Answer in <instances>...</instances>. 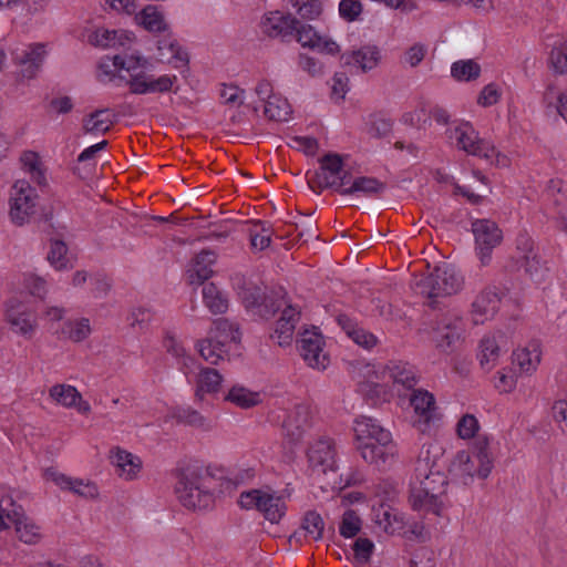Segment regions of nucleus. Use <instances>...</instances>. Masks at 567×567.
Wrapping results in <instances>:
<instances>
[{
	"label": "nucleus",
	"mask_w": 567,
	"mask_h": 567,
	"mask_svg": "<svg viewBox=\"0 0 567 567\" xmlns=\"http://www.w3.org/2000/svg\"><path fill=\"white\" fill-rule=\"evenodd\" d=\"M361 457L380 471L389 470L398 460L396 444L391 433L384 430L377 420L361 416L354 427Z\"/></svg>",
	"instance_id": "obj_1"
},
{
	"label": "nucleus",
	"mask_w": 567,
	"mask_h": 567,
	"mask_svg": "<svg viewBox=\"0 0 567 567\" xmlns=\"http://www.w3.org/2000/svg\"><path fill=\"white\" fill-rule=\"evenodd\" d=\"M175 493L181 504L189 509L210 507L218 493V478L199 465L182 468L177 476Z\"/></svg>",
	"instance_id": "obj_2"
},
{
	"label": "nucleus",
	"mask_w": 567,
	"mask_h": 567,
	"mask_svg": "<svg viewBox=\"0 0 567 567\" xmlns=\"http://www.w3.org/2000/svg\"><path fill=\"white\" fill-rule=\"evenodd\" d=\"M463 286V276L447 262H442L431 274L415 278L412 282L414 292L430 299L431 307H434L436 298L455 295Z\"/></svg>",
	"instance_id": "obj_3"
},
{
	"label": "nucleus",
	"mask_w": 567,
	"mask_h": 567,
	"mask_svg": "<svg viewBox=\"0 0 567 567\" xmlns=\"http://www.w3.org/2000/svg\"><path fill=\"white\" fill-rule=\"evenodd\" d=\"M240 338L238 323L218 318L213 321L207 338L198 341V352L210 364H217L227 355V346L230 342H239Z\"/></svg>",
	"instance_id": "obj_4"
},
{
	"label": "nucleus",
	"mask_w": 567,
	"mask_h": 567,
	"mask_svg": "<svg viewBox=\"0 0 567 567\" xmlns=\"http://www.w3.org/2000/svg\"><path fill=\"white\" fill-rule=\"evenodd\" d=\"M439 451L431 447H423L415 462L414 482L423 486L432 497L442 498L445 494L447 478L443 472L442 456Z\"/></svg>",
	"instance_id": "obj_5"
},
{
	"label": "nucleus",
	"mask_w": 567,
	"mask_h": 567,
	"mask_svg": "<svg viewBox=\"0 0 567 567\" xmlns=\"http://www.w3.org/2000/svg\"><path fill=\"white\" fill-rule=\"evenodd\" d=\"M238 295L247 310H255L261 318H272L281 308L282 287H265L262 290L251 280L243 279Z\"/></svg>",
	"instance_id": "obj_6"
},
{
	"label": "nucleus",
	"mask_w": 567,
	"mask_h": 567,
	"mask_svg": "<svg viewBox=\"0 0 567 567\" xmlns=\"http://www.w3.org/2000/svg\"><path fill=\"white\" fill-rule=\"evenodd\" d=\"M293 38L303 48L319 49V51L336 54L340 47L331 39H324L318 34L315 28L286 13V37Z\"/></svg>",
	"instance_id": "obj_7"
},
{
	"label": "nucleus",
	"mask_w": 567,
	"mask_h": 567,
	"mask_svg": "<svg viewBox=\"0 0 567 567\" xmlns=\"http://www.w3.org/2000/svg\"><path fill=\"white\" fill-rule=\"evenodd\" d=\"M337 444L332 437L319 436L308 443L306 457L309 470L317 475L336 472Z\"/></svg>",
	"instance_id": "obj_8"
},
{
	"label": "nucleus",
	"mask_w": 567,
	"mask_h": 567,
	"mask_svg": "<svg viewBox=\"0 0 567 567\" xmlns=\"http://www.w3.org/2000/svg\"><path fill=\"white\" fill-rule=\"evenodd\" d=\"M38 195L27 181H17L11 190L10 218L17 226L30 221L35 214Z\"/></svg>",
	"instance_id": "obj_9"
},
{
	"label": "nucleus",
	"mask_w": 567,
	"mask_h": 567,
	"mask_svg": "<svg viewBox=\"0 0 567 567\" xmlns=\"http://www.w3.org/2000/svg\"><path fill=\"white\" fill-rule=\"evenodd\" d=\"M238 503L245 509L256 508L270 524H278L284 516L281 497L261 489L243 492Z\"/></svg>",
	"instance_id": "obj_10"
},
{
	"label": "nucleus",
	"mask_w": 567,
	"mask_h": 567,
	"mask_svg": "<svg viewBox=\"0 0 567 567\" xmlns=\"http://www.w3.org/2000/svg\"><path fill=\"white\" fill-rule=\"evenodd\" d=\"M324 339L316 328L305 329L297 339V349L300 357L312 369L324 370L330 358L323 351Z\"/></svg>",
	"instance_id": "obj_11"
},
{
	"label": "nucleus",
	"mask_w": 567,
	"mask_h": 567,
	"mask_svg": "<svg viewBox=\"0 0 567 567\" xmlns=\"http://www.w3.org/2000/svg\"><path fill=\"white\" fill-rule=\"evenodd\" d=\"M456 146L470 155L489 161L495 155V146L487 140L481 138L471 123L460 124L454 130Z\"/></svg>",
	"instance_id": "obj_12"
},
{
	"label": "nucleus",
	"mask_w": 567,
	"mask_h": 567,
	"mask_svg": "<svg viewBox=\"0 0 567 567\" xmlns=\"http://www.w3.org/2000/svg\"><path fill=\"white\" fill-rule=\"evenodd\" d=\"M475 236L476 249L483 266L491 260L492 250L498 246L503 239L502 230L496 223L488 219H477L472 224Z\"/></svg>",
	"instance_id": "obj_13"
},
{
	"label": "nucleus",
	"mask_w": 567,
	"mask_h": 567,
	"mask_svg": "<svg viewBox=\"0 0 567 567\" xmlns=\"http://www.w3.org/2000/svg\"><path fill=\"white\" fill-rule=\"evenodd\" d=\"M132 94L145 95L155 93H167L172 91L177 82L176 75L163 74L155 76L144 70L141 74H135L133 79H125Z\"/></svg>",
	"instance_id": "obj_14"
},
{
	"label": "nucleus",
	"mask_w": 567,
	"mask_h": 567,
	"mask_svg": "<svg viewBox=\"0 0 567 567\" xmlns=\"http://www.w3.org/2000/svg\"><path fill=\"white\" fill-rule=\"evenodd\" d=\"M512 268L523 269L527 275L534 276L540 269V260L535 252L534 241L526 233H520L515 239V251L512 256Z\"/></svg>",
	"instance_id": "obj_15"
},
{
	"label": "nucleus",
	"mask_w": 567,
	"mask_h": 567,
	"mask_svg": "<svg viewBox=\"0 0 567 567\" xmlns=\"http://www.w3.org/2000/svg\"><path fill=\"white\" fill-rule=\"evenodd\" d=\"M484 463L480 457L477 458L466 451H461L451 463L450 473L462 484L468 485L474 477L484 480L488 476L481 473Z\"/></svg>",
	"instance_id": "obj_16"
},
{
	"label": "nucleus",
	"mask_w": 567,
	"mask_h": 567,
	"mask_svg": "<svg viewBox=\"0 0 567 567\" xmlns=\"http://www.w3.org/2000/svg\"><path fill=\"white\" fill-rule=\"evenodd\" d=\"M501 298L495 288L483 289L472 303V316L475 323H483L495 316Z\"/></svg>",
	"instance_id": "obj_17"
},
{
	"label": "nucleus",
	"mask_w": 567,
	"mask_h": 567,
	"mask_svg": "<svg viewBox=\"0 0 567 567\" xmlns=\"http://www.w3.org/2000/svg\"><path fill=\"white\" fill-rule=\"evenodd\" d=\"M342 171V159L337 154H328L321 161V172L317 174L318 183L321 187H336L340 189L347 184L346 176L339 177Z\"/></svg>",
	"instance_id": "obj_18"
},
{
	"label": "nucleus",
	"mask_w": 567,
	"mask_h": 567,
	"mask_svg": "<svg viewBox=\"0 0 567 567\" xmlns=\"http://www.w3.org/2000/svg\"><path fill=\"white\" fill-rule=\"evenodd\" d=\"M464 328L461 319H444L434 331L436 347L442 351H453L461 341Z\"/></svg>",
	"instance_id": "obj_19"
},
{
	"label": "nucleus",
	"mask_w": 567,
	"mask_h": 567,
	"mask_svg": "<svg viewBox=\"0 0 567 567\" xmlns=\"http://www.w3.org/2000/svg\"><path fill=\"white\" fill-rule=\"evenodd\" d=\"M47 55L42 43L30 44L21 55L17 56L20 73L24 79H33L40 71Z\"/></svg>",
	"instance_id": "obj_20"
},
{
	"label": "nucleus",
	"mask_w": 567,
	"mask_h": 567,
	"mask_svg": "<svg viewBox=\"0 0 567 567\" xmlns=\"http://www.w3.org/2000/svg\"><path fill=\"white\" fill-rule=\"evenodd\" d=\"M410 504L413 509L424 513H432L436 516H441L444 503L440 497H432L430 492L423 486L411 483L410 489Z\"/></svg>",
	"instance_id": "obj_21"
},
{
	"label": "nucleus",
	"mask_w": 567,
	"mask_h": 567,
	"mask_svg": "<svg viewBox=\"0 0 567 567\" xmlns=\"http://www.w3.org/2000/svg\"><path fill=\"white\" fill-rule=\"evenodd\" d=\"M116 121L110 109H99L83 117L82 130L90 135L106 134Z\"/></svg>",
	"instance_id": "obj_22"
},
{
	"label": "nucleus",
	"mask_w": 567,
	"mask_h": 567,
	"mask_svg": "<svg viewBox=\"0 0 567 567\" xmlns=\"http://www.w3.org/2000/svg\"><path fill=\"white\" fill-rule=\"evenodd\" d=\"M336 320L346 334L358 346L370 350L378 344V338L373 333L360 327L349 316L341 313L337 316Z\"/></svg>",
	"instance_id": "obj_23"
},
{
	"label": "nucleus",
	"mask_w": 567,
	"mask_h": 567,
	"mask_svg": "<svg viewBox=\"0 0 567 567\" xmlns=\"http://www.w3.org/2000/svg\"><path fill=\"white\" fill-rule=\"evenodd\" d=\"M109 61L112 62L115 70H125L128 73V79H133L135 74H141L150 65L147 59L138 54H116L112 59H107V61H103L100 64L101 69H105V74L111 73L107 70L110 68V64L107 63Z\"/></svg>",
	"instance_id": "obj_24"
},
{
	"label": "nucleus",
	"mask_w": 567,
	"mask_h": 567,
	"mask_svg": "<svg viewBox=\"0 0 567 567\" xmlns=\"http://www.w3.org/2000/svg\"><path fill=\"white\" fill-rule=\"evenodd\" d=\"M385 372L394 385L402 386L405 390L414 389L417 383L416 370L409 362L390 361L385 365Z\"/></svg>",
	"instance_id": "obj_25"
},
{
	"label": "nucleus",
	"mask_w": 567,
	"mask_h": 567,
	"mask_svg": "<svg viewBox=\"0 0 567 567\" xmlns=\"http://www.w3.org/2000/svg\"><path fill=\"white\" fill-rule=\"evenodd\" d=\"M309 406L306 404H297L287 416L286 436H288L291 442H298L309 426Z\"/></svg>",
	"instance_id": "obj_26"
},
{
	"label": "nucleus",
	"mask_w": 567,
	"mask_h": 567,
	"mask_svg": "<svg viewBox=\"0 0 567 567\" xmlns=\"http://www.w3.org/2000/svg\"><path fill=\"white\" fill-rule=\"evenodd\" d=\"M258 28L262 39L281 41L284 39V11L280 9L265 11L260 17Z\"/></svg>",
	"instance_id": "obj_27"
},
{
	"label": "nucleus",
	"mask_w": 567,
	"mask_h": 567,
	"mask_svg": "<svg viewBox=\"0 0 567 567\" xmlns=\"http://www.w3.org/2000/svg\"><path fill=\"white\" fill-rule=\"evenodd\" d=\"M341 59L344 60L346 65H354L360 68L362 72H368L379 64L380 51L374 45H365L342 54Z\"/></svg>",
	"instance_id": "obj_28"
},
{
	"label": "nucleus",
	"mask_w": 567,
	"mask_h": 567,
	"mask_svg": "<svg viewBox=\"0 0 567 567\" xmlns=\"http://www.w3.org/2000/svg\"><path fill=\"white\" fill-rule=\"evenodd\" d=\"M7 319L11 324V328L24 336L31 337L34 331V318L31 312L27 311L25 308L19 302L10 303L7 310Z\"/></svg>",
	"instance_id": "obj_29"
},
{
	"label": "nucleus",
	"mask_w": 567,
	"mask_h": 567,
	"mask_svg": "<svg viewBox=\"0 0 567 567\" xmlns=\"http://www.w3.org/2000/svg\"><path fill=\"white\" fill-rule=\"evenodd\" d=\"M503 333L487 334L480 343V363L483 369L489 371L496 364L504 340Z\"/></svg>",
	"instance_id": "obj_30"
},
{
	"label": "nucleus",
	"mask_w": 567,
	"mask_h": 567,
	"mask_svg": "<svg viewBox=\"0 0 567 567\" xmlns=\"http://www.w3.org/2000/svg\"><path fill=\"white\" fill-rule=\"evenodd\" d=\"M216 261V255L210 250H202L195 258L193 267L188 270L190 285H203L213 275L212 266Z\"/></svg>",
	"instance_id": "obj_31"
},
{
	"label": "nucleus",
	"mask_w": 567,
	"mask_h": 567,
	"mask_svg": "<svg viewBox=\"0 0 567 567\" xmlns=\"http://www.w3.org/2000/svg\"><path fill=\"white\" fill-rule=\"evenodd\" d=\"M540 358L542 349L538 340H532L525 348L514 352V361L517 363L520 371L527 374L536 371L540 363Z\"/></svg>",
	"instance_id": "obj_32"
},
{
	"label": "nucleus",
	"mask_w": 567,
	"mask_h": 567,
	"mask_svg": "<svg viewBox=\"0 0 567 567\" xmlns=\"http://www.w3.org/2000/svg\"><path fill=\"white\" fill-rule=\"evenodd\" d=\"M134 34L127 31H116L107 29H97L90 38V41L95 47L101 48H116L125 47L126 43L132 42Z\"/></svg>",
	"instance_id": "obj_33"
},
{
	"label": "nucleus",
	"mask_w": 567,
	"mask_h": 567,
	"mask_svg": "<svg viewBox=\"0 0 567 567\" xmlns=\"http://www.w3.org/2000/svg\"><path fill=\"white\" fill-rule=\"evenodd\" d=\"M111 462L121 476L132 480L141 468V461L125 450L116 447L111 451Z\"/></svg>",
	"instance_id": "obj_34"
},
{
	"label": "nucleus",
	"mask_w": 567,
	"mask_h": 567,
	"mask_svg": "<svg viewBox=\"0 0 567 567\" xmlns=\"http://www.w3.org/2000/svg\"><path fill=\"white\" fill-rule=\"evenodd\" d=\"M410 401L420 417L419 423L429 424L435 417V399L430 392L416 390L413 392Z\"/></svg>",
	"instance_id": "obj_35"
},
{
	"label": "nucleus",
	"mask_w": 567,
	"mask_h": 567,
	"mask_svg": "<svg viewBox=\"0 0 567 567\" xmlns=\"http://www.w3.org/2000/svg\"><path fill=\"white\" fill-rule=\"evenodd\" d=\"M173 417L182 424L193 426L196 429H200L204 431H209L213 425L212 421L202 414L199 411L195 410L190 405H179L173 410Z\"/></svg>",
	"instance_id": "obj_36"
},
{
	"label": "nucleus",
	"mask_w": 567,
	"mask_h": 567,
	"mask_svg": "<svg viewBox=\"0 0 567 567\" xmlns=\"http://www.w3.org/2000/svg\"><path fill=\"white\" fill-rule=\"evenodd\" d=\"M223 382L221 374L212 368H203L196 380L195 398L199 401L204 400L206 393L218 392Z\"/></svg>",
	"instance_id": "obj_37"
},
{
	"label": "nucleus",
	"mask_w": 567,
	"mask_h": 567,
	"mask_svg": "<svg viewBox=\"0 0 567 567\" xmlns=\"http://www.w3.org/2000/svg\"><path fill=\"white\" fill-rule=\"evenodd\" d=\"M44 476L48 480L54 482L62 489L72 491L75 494H79L81 496L93 497L97 493L95 485H86L85 487L87 488V492L82 491V489H76L75 487L78 485H83V481L73 480L64 474L58 473L53 468H47L44 472Z\"/></svg>",
	"instance_id": "obj_38"
},
{
	"label": "nucleus",
	"mask_w": 567,
	"mask_h": 567,
	"mask_svg": "<svg viewBox=\"0 0 567 567\" xmlns=\"http://www.w3.org/2000/svg\"><path fill=\"white\" fill-rule=\"evenodd\" d=\"M203 301L214 315L225 313L228 309V299L213 282L203 288Z\"/></svg>",
	"instance_id": "obj_39"
},
{
	"label": "nucleus",
	"mask_w": 567,
	"mask_h": 567,
	"mask_svg": "<svg viewBox=\"0 0 567 567\" xmlns=\"http://www.w3.org/2000/svg\"><path fill=\"white\" fill-rule=\"evenodd\" d=\"M16 533L21 542L28 545H35L42 538L41 528L23 514L13 522Z\"/></svg>",
	"instance_id": "obj_40"
},
{
	"label": "nucleus",
	"mask_w": 567,
	"mask_h": 567,
	"mask_svg": "<svg viewBox=\"0 0 567 567\" xmlns=\"http://www.w3.org/2000/svg\"><path fill=\"white\" fill-rule=\"evenodd\" d=\"M228 401L241 409H249L260 403V395L258 392L248 390L241 385H234L225 396Z\"/></svg>",
	"instance_id": "obj_41"
},
{
	"label": "nucleus",
	"mask_w": 567,
	"mask_h": 567,
	"mask_svg": "<svg viewBox=\"0 0 567 567\" xmlns=\"http://www.w3.org/2000/svg\"><path fill=\"white\" fill-rule=\"evenodd\" d=\"M255 476L252 468L239 470L237 472L230 473L228 476H220L218 478V493L219 494H230L238 486L249 482Z\"/></svg>",
	"instance_id": "obj_42"
},
{
	"label": "nucleus",
	"mask_w": 567,
	"mask_h": 567,
	"mask_svg": "<svg viewBox=\"0 0 567 567\" xmlns=\"http://www.w3.org/2000/svg\"><path fill=\"white\" fill-rule=\"evenodd\" d=\"M138 21L151 32H162L167 29L163 13L155 6H146L141 11Z\"/></svg>",
	"instance_id": "obj_43"
},
{
	"label": "nucleus",
	"mask_w": 567,
	"mask_h": 567,
	"mask_svg": "<svg viewBox=\"0 0 567 567\" xmlns=\"http://www.w3.org/2000/svg\"><path fill=\"white\" fill-rule=\"evenodd\" d=\"M50 396L64 408H74L81 393L70 384H55L49 391Z\"/></svg>",
	"instance_id": "obj_44"
},
{
	"label": "nucleus",
	"mask_w": 567,
	"mask_h": 567,
	"mask_svg": "<svg viewBox=\"0 0 567 567\" xmlns=\"http://www.w3.org/2000/svg\"><path fill=\"white\" fill-rule=\"evenodd\" d=\"M384 184L373 177H359L353 181L351 186L340 189V194L350 195L361 192L365 195H373L383 192Z\"/></svg>",
	"instance_id": "obj_45"
},
{
	"label": "nucleus",
	"mask_w": 567,
	"mask_h": 567,
	"mask_svg": "<svg viewBox=\"0 0 567 567\" xmlns=\"http://www.w3.org/2000/svg\"><path fill=\"white\" fill-rule=\"evenodd\" d=\"M295 13L303 20H315L322 13L321 0H289Z\"/></svg>",
	"instance_id": "obj_46"
},
{
	"label": "nucleus",
	"mask_w": 567,
	"mask_h": 567,
	"mask_svg": "<svg viewBox=\"0 0 567 567\" xmlns=\"http://www.w3.org/2000/svg\"><path fill=\"white\" fill-rule=\"evenodd\" d=\"M23 514L22 507L17 505L12 496L6 495L0 499V530L9 527L7 520L13 523Z\"/></svg>",
	"instance_id": "obj_47"
},
{
	"label": "nucleus",
	"mask_w": 567,
	"mask_h": 567,
	"mask_svg": "<svg viewBox=\"0 0 567 567\" xmlns=\"http://www.w3.org/2000/svg\"><path fill=\"white\" fill-rule=\"evenodd\" d=\"M62 333L73 342H81L91 333L90 320L81 318L80 320L68 321L64 323Z\"/></svg>",
	"instance_id": "obj_48"
},
{
	"label": "nucleus",
	"mask_w": 567,
	"mask_h": 567,
	"mask_svg": "<svg viewBox=\"0 0 567 567\" xmlns=\"http://www.w3.org/2000/svg\"><path fill=\"white\" fill-rule=\"evenodd\" d=\"M451 73L458 81H471L478 78L481 66L473 60L457 61L452 64Z\"/></svg>",
	"instance_id": "obj_49"
},
{
	"label": "nucleus",
	"mask_w": 567,
	"mask_h": 567,
	"mask_svg": "<svg viewBox=\"0 0 567 567\" xmlns=\"http://www.w3.org/2000/svg\"><path fill=\"white\" fill-rule=\"evenodd\" d=\"M157 49L162 58L166 56L165 51L169 53V56H167L168 62L175 60L181 62L182 65H186L188 63L187 52L183 50L176 41L169 39L159 40Z\"/></svg>",
	"instance_id": "obj_50"
},
{
	"label": "nucleus",
	"mask_w": 567,
	"mask_h": 567,
	"mask_svg": "<svg viewBox=\"0 0 567 567\" xmlns=\"http://www.w3.org/2000/svg\"><path fill=\"white\" fill-rule=\"evenodd\" d=\"M489 442L486 436H477L474 444H473V451L470 453L471 455L475 457H480L484 463L482 468L483 475H489L492 468H493V458L489 453Z\"/></svg>",
	"instance_id": "obj_51"
},
{
	"label": "nucleus",
	"mask_w": 567,
	"mask_h": 567,
	"mask_svg": "<svg viewBox=\"0 0 567 567\" xmlns=\"http://www.w3.org/2000/svg\"><path fill=\"white\" fill-rule=\"evenodd\" d=\"M324 523L321 516L316 512H308L305 515L302 528L313 539L318 540L322 537Z\"/></svg>",
	"instance_id": "obj_52"
},
{
	"label": "nucleus",
	"mask_w": 567,
	"mask_h": 567,
	"mask_svg": "<svg viewBox=\"0 0 567 567\" xmlns=\"http://www.w3.org/2000/svg\"><path fill=\"white\" fill-rule=\"evenodd\" d=\"M361 528V520L357 513L352 509L344 512L339 527L340 534L343 537H354Z\"/></svg>",
	"instance_id": "obj_53"
},
{
	"label": "nucleus",
	"mask_w": 567,
	"mask_h": 567,
	"mask_svg": "<svg viewBox=\"0 0 567 567\" xmlns=\"http://www.w3.org/2000/svg\"><path fill=\"white\" fill-rule=\"evenodd\" d=\"M377 523L383 527L388 534H394L402 528L403 522L398 514L392 513L390 509H382L377 515Z\"/></svg>",
	"instance_id": "obj_54"
},
{
	"label": "nucleus",
	"mask_w": 567,
	"mask_h": 567,
	"mask_svg": "<svg viewBox=\"0 0 567 567\" xmlns=\"http://www.w3.org/2000/svg\"><path fill=\"white\" fill-rule=\"evenodd\" d=\"M549 62L557 73L567 74V40L553 48Z\"/></svg>",
	"instance_id": "obj_55"
},
{
	"label": "nucleus",
	"mask_w": 567,
	"mask_h": 567,
	"mask_svg": "<svg viewBox=\"0 0 567 567\" xmlns=\"http://www.w3.org/2000/svg\"><path fill=\"white\" fill-rule=\"evenodd\" d=\"M66 251L68 248L63 241L54 240L51 243L48 260L56 270H62L66 267Z\"/></svg>",
	"instance_id": "obj_56"
},
{
	"label": "nucleus",
	"mask_w": 567,
	"mask_h": 567,
	"mask_svg": "<svg viewBox=\"0 0 567 567\" xmlns=\"http://www.w3.org/2000/svg\"><path fill=\"white\" fill-rule=\"evenodd\" d=\"M164 347L168 353L182 360V364L184 368H188L190 364H193L194 360L185 354L184 347L177 341V339L174 336L169 333L166 334L164 339Z\"/></svg>",
	"instance_id": "obj_57"
},
{
	"label": "nucleus",
	"mask_w": 567,
	"mask_h": 567,
	"mask_svg": "<svg viewBox=\"0 0 567 567\" xmlns=\"http://www.w3.org/2000/svg\"><path fill=\"white\" fill-rule=\"evenodd\" d=\"M362 11L363 6L360 0H341L339 3V14L348 22L357 21Z\"/></svg>",
	"instance_id": "obj_58"
},
{
	"label": "nucleus",
	"mask_w": 567,
	"mask_h": 567,
	"mask_svg": "<svg viewBox=\"0 0 567 567\" xmlns=\"http://www.w3.org/2000/svg\"><path fill=\"white\" fill-rule=\"evenodd\" d=\"M478 427L477 419L473 414H465L457 422L456 432L461 439L467 440L474 437Z\"/></svg>",
	"instance_id": "obj_59"
},
{
	"label": "nucleus",
	"mask_w": 567,
	"mask_h": 567,
	"mask_svg": "<svg viewBox=\"0 0 567 567\" xmlns=\"http://www.w3.org/2000/svg\"><path fill=\"white\" fill-rule=\"evenodd\" d=\"M23 168L30 173L38 184H42L45 179L43 173L40 169L39 157L33 152L24 153L21 157Z\"/></svg>",
	"instance_id": "obj_60"
},
{
	"label": "nucleus",
	"mask_w": 567,
	"mask_h": 567,
	"mask_svg": "<svg viewBox=\"0 0 567 567\" xmlns=\"http://www.w3.org/2000/svg\"><path fill=\"white\" fill-rule=\"evenodd\" d=\"M289 146L302 151L307 155H315L318 151V142L309 136H292L290 137Z\"/></svg>",
	"instance_id": "obj_61"
},
{
	"label": "nucleus",
	"mask_w": 567,
	"mask_h": 567,
	"mask_svg": "<svg viewBox=\"0 0 567 567\" xmlns=\"http://www.w3.org/2000/svg\"><path fill=\"white\" fill-rule=\"evenodd\" d=\"M501 91L495 83H489L483 87L478 97L477 104L484 107L492 106L498 102Z\"/></svg>",
	"instance_id": "obj_62"
},
{
	"label": "nucleus",
	"mask_w": 567,
	"mask_h": 567,
	"mask_svg": "<svg viewBox=\"0 0 567 567\" xmlns=\"http://www.w3.org/2000/svg\"><path fill=\"white\" fill-rule=\"evenodd\" d=\"M349 90V78L343 72H337L332 78L331 95L336 100H343Z\"/></svg>",
	"instance_id": "obj_63"
},
{
	"label": "nucleus",
	"mask_w": 567,
	"mask_h": 567,
	"mask_svg": "<svg viewBox=\"0 0 567 567\" xmlns=\"http://www.w3.org/2000/svg\"><path fill=\"white\" fill-rule=\"evenodd\" d=\"M373 548L374 545L369 538L359 537L353 544L354 557L362 563H367L372 555Z\"/></svg>",
	"instance_id": "obj_64"
}]
</instances>
